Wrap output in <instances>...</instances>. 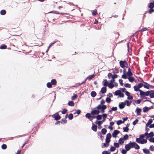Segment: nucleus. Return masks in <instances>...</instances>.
Returning a JSON list of instances; mask_svg holds the SVG:
<instances>
[{
	"label": "nucleus",
	"instance_id": "1",
	"mask_svg": "<svg viewBox=\"0 0 154 154\" xmlns=\"http://www.w3.org/2000/svg\"><path fill=\"white\" fill-rule=\"evenodd\" d=\"M125 150L122 149V152L123 154H126L127 151H128L131 148H134L136 149H139L140 148V146L135 142L130 141L128 144L125 146Z\"/></svg>",
	"mask_w": 154,
	"mask_h": 154
},
{
	"label": "nucleus",
	"instance_id": "2",
	"mask_svg": "<svg viewBox=\"0 0 154 154\" xmlns=\"http://www.w3.org/2000/svg\"><path fill=\"white\" fill-rule=\"evenodd\" d=\"M105 103V101L103 100H102L100 102V104L99 105L96 107L95 108V109L100 110L101 112H104L105 110L107 108L106 106L105 105H101L103 104H104Z\"/></svg>",
	"mask_w": 154,
	"mask_h": 154
},
{
	"label": "nucleus",
	"instance_id": "3",
	"mask_svg": "<svg viewBox=\"0 0 154 154\" xmlns=\"http://www.w3.org/2000/svg\"><path fill=\"white\" fill-rule=\"evenodd\" d=\"M52 116L53 118H54V119L56 121L58 120L61 118V116L59 115L58 112H57L56 113L53 115Z\"/></svg>",
	"mask_w": 154,
	"mask_h": 154
},
{
	"label": "nucleus",
	"instance_id": "4",
	"mask_svg": "<svg viewBox=\"0 0 154 154\" xmlns=\"http://www.w3.org/2000/svg\"><path fill=\"white\" fill-rule=\"evenodd\" d=\"M136 141L137 143L142 144L146 143L147 142V140L146 139H143L142 140H139V138H136Z\"/></svg>",
	"mask_w": 154,
	"mask_h": 154
},
{
	"label": "nucleus",
	"instance_id": "5",
	"mask_svg": "<svg viewBox=\"0 0 154 154\" xmlns=\"http://www.w3.org/2000/svg\"><path fill=\"white\" fill-rule=\"evenodd\" d=\"M150 91H147L146 92H144L142 90L140 91V96H148L149 95Z\"/></svg>",
	"mask_w": 154,
	"mask_h": 154
},
{
	"label": "nucleus",
	"instance_id": "6",
	"mask_svg": "<svg viewBox=\"0 0 154 154\" xmlns=\"http://www.w3.org/2000/svg\"><path fill=\"white\" fill-rule=\"evenodd\" d=\"M120 66L124 68L126 65H128V63L126 61H121L119 62Z\"/></svg>",
	"mask_w": 154,
	"mask_h": 154
},
{
	"label": "nucleus",
	"instance_id": "7",
	"mask_svg": "<svg viewBox=\"0 0 154 154\" xmlns=\"http://www.w3.org/2000/svg\"><path fill=\"white\" fill-rule=\"evenodd\" d=\"M112 136L110 133L107 134L106 135V141L107 142V143L110 142L111 140L110 138H111Z\"/></svg>",
	"mask_w": 154,
	"mask_h": 154
},
{
	"label": "nucleus",
	"instance_id": "8",
	"mask_svg": "<svg viewBox=\"0 0 154 154\" xmlns=\"http://www.w3.org/2000/svg\"><path fill=\"white\" fill-rule=\"evenodd\" d=\"M120 132L118 130H114L113 133L112 134V136L114 137H116L118 134L120 133Z\"/></svg>",
	"mask_w": 154,
	"mask_h": 154
},
{
	"label": "nucleus",
	"instance_id": "9",
	"mask_svg": "<svg viewBox=\"0 0 154 154\" xmlns=\"http://www.w3.org/2000/svg\"><path fill=\"white\" fill-rule=\"evenodd\" d=\"M94 109H95V110H92L91 112V113L92 115L98 114L100 113V111L99 110V109L96 110V109H95V108Z\"/></svg>",
	"mask_w": 154,
	"mask_h": 154
},
{
	"label": "nucleus",
	"instance_id": "10",
	"mask_svg": "<svg viewBox=\"0 0 154 154\" xmlns=\"http://www.w3.org/2000/svg\"><path fill=\"white\" fill-rule=\"evenodd\" d=\"M92 129L94 131L96 132L97 131V126L94 123L92 124V126L91 127Z\"/></svg>",
	"mask_w": 154,
	"mask_h": 154
},
{
	"label": "nucleus",
	"instance_id": "11",
	"mask_svg": "<svg viewBox=\"0 0 154 154\" xmlns=\"http://www.w3.org/2000/svg\"><path fill=\"white\" fill-rule=\"evenodd\" d=\"M125 103L123 102L120 103L119 104V106L120 109L124 108L125 106Z\"/></svg>",
	"mask_w": 154,
	"mask_h": 154
},
{
	"label": "nucleus",
	"instance_id": "12",
	"mask_svg": "<svg viewBox=\"0 0 154 154\" xmlns=\"http://www.w3.org/2000/svg\"><path fill=\"white\" fill-rule=\"evenodd\" d=\"M150 94L149 97L151 98H154V90H151L149 91Z\"/></svg>",
	"mask_w": 154,
	"mask_h": 154
},
{
	"label": "nucleus",
	"instance_id": "13",
	"mask_svg": "<svg viewBox=\"0 0 154 154\" xmlns=\"http://www.w3.org/2000/svg\"><path fill=\"white\" fill-rule=\"evenodd\" d=\"M125 70L124 69L123 70V72L124 74L122 75V77L123 79H128V77H127V75L125 73Z\"/></svg>",
	"mask_w": 154,
	"mask_h": 154
},
{
	"label": "nucleus",
	"instance_id": "14",
	"mask_svg": "<svg viewBox=\"0 0 154 154\" xmlns=\"http://www.w3.org/2000/svg\"><path fill=\"white\" fill-rule=\"evenodd\" d=\"M141 109L140 108H137L136 109V112L137 113V115H141Z\"/></svg>",
	"mask_w": 154,
	"mask_h": 154
},
{
	"label": "nucleus",
	"instance_id": "15",
	"mask_svg": "<svg viewBox=\"0 0 154 154\" xmlns=\"http://www.w3.org/2000/svg\"><path fill=\"white\" fill-rule=\"evenodd\" d=\"M108 84L107 80L106 79L104 80L103 81V86H107Z\"/></svg>",
	"mask_w": 154,
	"mask_h": 154
},
{
	"label": "nucleus",
	"instance_id": "16",
	"mask_svg": "<svg viewBox=\"0 0 154 154\" xmlns=\"http://www.w3.org/2000/svg\"><path fill=\"white\" fill-rule=\"evenodd\" d=\"M109 142L108 143H107V142L106 141L105 143H103L102 144V147L104 148V147H108L109 146Z\"/></svg>",
	"mask_w": 154,
	"mask_h": 154
},
{
	"label": "nucleus",
	"instance_id": "17",
	"mask_svg": "<svg viewBox=\"0 0 154 154\" xmlns=\"http://www.w3.org/2000/svg\"><path fill=\"white\" fill-rule=\"evenodd\" d=\"M129 81L131 82H133L134 80V78L131 76H130L128 77V78Z\"/></svg>",
	"mask_w": 154,
	"mask_h": 154
},
{
	"label": "nucleus",
	"instance_id": "18",
	"mask_svg": "<svg viewBox=\"0 0 154 154\" xmlns=\"http://www.w3.org/2000/svg\"><path fill=\"white\" fill-rule=\"evenodd\" d=\"M143 152L146 154H149L150 153L149 151L147 149H143Z\"/></svg>",
	"mask_w": 154,
	"mask_h": 154
},
{
	"label": "nucleus",
	"instance_id": "19",
	"mask_svg": "<svg viewBox=\"0 0 154 154\" xmlns=\"http://www.w3.org/2000/svg\"><path fill=\"white\" fill-rule=\"evenodd\" d=\"M144 85H143V87L145 88L149 89L150 85L148 84L146 82H145V83H144Z\"/></svg>",
	"mask_w": 154,
	"mask_h": 154
},
{
	"label": "nucleus",
	"instance_id": "20",
	"mask_svg": "<svg viewBox=\"0 0 154 154\" xmlns=\"http://www.w3.org/2000/svg\"><path fill=\"white\" fill-rule=\"evenodd\" d=\"M151 109V108H149L147 106H145L143 108V112H146Z\"/></svg>",
	"mask_w": 154,
	"mask_h": 154
},
{
	"label": "nucleus",
	"instance_id": "21",
	"mask_svg": "<svg viewBox=\"0 0 154 154\" xmlns=\"http://www.w3.org/2000/svg\"><path fill=\"white\" fill-rule=\"evenodd\" d=\"M106 91V87L102 88L101 90V92L102 94L105 93Z\"/></svg>",
	"mask_w": 154,
	"mask_h": 154
},
{
	"label": "nucleus",
	"instance_id": "22",
	"mask_svg": "<svg viewBox=\"0 0 154 154\" xmlns=\"http://www.w3.org/2000/svg\"><path fill=\"white\" fill-rule=\"evenodd\" d=\"M124 142V140L122 138H120L119 140V144L123 145Z\"/></svg>",
	"mask_w": 154,
	"mask_h": 154
},
{
	"label": "nucleus",
	"instance_id": "23",
	"mask_svg": "<svg viewBox=\"0 0 154 154\" xmlns=\"http://www.w3.org/2000/svg\"><path fill=\"white\" fill-rule=\"evenodd\" d=\"M152 122V119H149L147 123L146 124V128L148 127V126L150 125Z\"/></svg>",
	"mask_w": 154,
	"mask_h": 154
},
{
	"label": "nucleus",
	"instance_id": "24",
	"mask_svg": "<svg viewBox=\"0 0 154 154\" xmlns=\"http://www.w3.org/2000/svg\"><path fill=\"white\" fill-rule=\"evenodd\" d=\"M133 88L134 89V90L135 91H139L140 92V91L141 90L140 89L137 85L134 86Z\"/></svg>",
	"mask_w": 154,
	"mask_h": 154
},
{
	"label": "nucleus",
	"instance_id": "25",
	"mask_svg": "<svg viewBox=\"0 0 154 154\" xmlns=\"http://www.w3.org/2000/svg\"><path fill=\"white\" fill-rule=\"evenodd\" d=\"M148 7L150 8H153L154 7V3L152 2L149 3L148 5Z\"/></svg>",
	"mask_w": 154,
	"mask_h": 154
},
{
	"label": "nucleus",
	"instance_id": "26",
	"mask_svg": "<svg viewBox=\"0 0 154 154\" xmlns=\"http://www.w3.org/2000/svg\"><path fill=\"white\" fill-rule=\"evenodd\" d=\"M68 105L70 106H73L74 105V103L72 101H70L68 102Z\"/></svg>",
	"mask_w": 154,
	"mask_h": 154
},
{
	"label": "nucleus",
	"instance_id": "27",
	"mask_svg": "<svg viewBox=\"0 0 154 154\" xmlns=\"http://www.w3.org/2000/svg\"><path fill=\"white\" fill-rule=\"evenodd\" d=\"M85 116L86 118L89 119L90 120H92V119H91V116L90 113H87L85 115Z\"/></svg>",
	"mask_w": 154,
	"mask_h": 154
},
{
	"label": "nucleus",
	"instance_id": "28",
	"mask_svg": "<svg viewBox=\"0 0 154 154\" xmlns=\"http://www.w3.org/2000/svg\"><path fill=\"white\" fill-rule=\"evenodd\" d=\"M51 83L52 84L54 85H56L57 84V81L55 79H52L51 80Z\"/></svg>",
	"mask_w": 154,
	"mask_h": 154
},
{
	"label": "nucleus",
	"instance_id": "29",
	"mask_svg": "<svg viewBox=\"0 0 154 154\" xmlns=\"http://www.w3.org/2000/svg\"><path fill=\"white\" fill-rule=\"evenodd\" d=\"M91 96L93 97H95L97 95L96 93L94 91H92L91 93Z\"/></svg>",
	"mask_w": 154,
	"mask_h": 154
},
{
	"label": "nucleus",
	"instance_id": "30",
	"mask_svg": "<svg viewBox=\"0 0 154 154\" xmlns=\"http://www.w3.org/2000/svg\"><path fill=\"white\" fill-rule=\"evenodd\" d=\"M131 101H129L126 100L125 101V103H126V105L128 106H129L131 103Z\"/></svg>",
	"mask_w": 154,
	"mask_h": 154
},
{
	"label": "nucleus",
	"instance_id": "31",
	"mask_svg": "<svg viewBox=\"0 0 154 154\" xmlns=\"http://www.w3.org/2000/svg\"><path fill=\"white\" fill-rule=\"evenodd\" d=\"M95 75L94 74L89 75L87 78V79H88L90 81L92 79L94 76Z\"/></svg>",
	"mask_w": 154,
	"mask_h": 154
},
{
	"label": "nucleus",
	"instance_id": "32",
	"mask_svg": "<svg viewBox=\"0 0 154 154\" xmlns=\"http://www.w3.org/2000/svg\"><path fill=\"white\" fill-rule=\"evenodd\" d=\"M60 122L62 124H64L66 123L67 120L65 119H63L61 120Z\"/></svg>",
	"mask_w": 154,
	"mask_h": 154
},
{
	"label": "nucleus",
	"instance_id": "33",
	"mask_svg": "<svg viewBox=\"0 0 154 154\" xmlns=\"http://www.w3.org/2000/svg\"><path fill=\"white\" fill-rule=\"evenodd\" d=\"M122 139L124 140H128V139H129V136H128V135L127 134H126L125 135L124 137H123V138H122Z\"/></svg>",
	"mask_w": 154,
	"mask_h": 154
},
{
	"label": "nucleus",
	"instance_id": "34",
	"mask_svg": "<svg viewBox=\"0 0 154 154\" xmlns=\"http://www.w3.org/2000/svg\"><path fill=\"white\" fill-rule=\"evenodd\" d=\"M121 92V91L119 90L116 91L115 92V93L114 94V95H115V96L119 95Z\"/></svg>",
	"mask_w": 154,
	"mask_h": 154
},
{
	"label": "nucleus",
	"instance_id": "35",
	"mask_svg": "<svg viewBox=\"0 0 154 154\" xmlns=\"http://www.w3.org/2000/svg\"><path fill=\"white\" fill-rule=\"evenodd\" d=\"M109 88L111 89L113 88L114 87V85L112 83L108 84V86Z\"/></svg>",
	"mask_w": 154,
	"mask_h": 154
},
{
	"label": "nucleus",
	"instance_id": "36",
	"mask_svg": "<svg viewBox=\"0 0 154 154\" xmlns=\"http://www.w3.org/2000/svg\"><path fill=\"white\" fill-rule=\"evenodd\" d=\"M107 130L105 128H103L101 130V132L103 134H105Z\"/></svg>",
	"mask_w": 154,
	"mask_h": 154
},
{
	"label": "nucleus",
	"instance_id": "37",
	"mask_svg": "<svg viewBox=\"0 0 154 154\" xmlns=\"http://www.w3.org/2000/svg\"><path fill=\"white\" fill-rule=\"evenodd\" d=\"M6 14V11L5 10H2L0 11V14L2 15H4Z\"/></svg>",
	"mask_w": 154,
	"mask_h": 154
},
{
	"label": "nucleus",
	"instance_id": "38",
	"mask_svg": "<svg viewBox=\"0 0 154 154\" xmlns=\"http://www.w3.org/2000/svg\"><path fill=\"white\" fill-rule=\"evenodd\" d=\"M68 117L69 120L72 119L73 118V115L72 113H70L68 116Z\"/></svg>",
	"mask_w": 154,
	"mask_h": 154
},
{
	"label": "nucleus",
	"instance_id": "39",
	"mask_svg": "<svg viewBox=\"0 0 154 154\" xmlns=\"http://www.w3.org/2000/svg\"><path fill=\"white\" fill-rule=\"evenodd\" d=\"M126 74L128 77L131 76L133 75V73L131 72H128L126 73Z\"/></svg>",
	"mask_w": 154,
	"mask_h": 154
},
{
	"label": "nucleus",
	"instance_id": "40",
	"mask_svg": "<svg viewBox=\"0 0 154 154\" xmlns=\"http://www.w3.org/2000/svg\"><path fill=\"white\" fill-rule=\"evenodd\" d=\"M119 143H114V146L115 148H118L119 146Z\"/></svg>",
	"mask_w": 154,
	"mask_h": 154
},
{
	"label": "nucleus",
	"instance_id": "41",
	"mask_svg": "<svg viewBox=\"0 0 154 154\" xmlns=\"http://www.w3.org/2000/svg\"><path fill=\"white\" fill-rule=\"evenodd\" d=\"M47 86L48 88H51L52 87V85L50 82H48L47 84Z\"/></svg>",
	"mask_w": 154,
	"mask_h": 154
},
{
	"label": "nucleus",
	"instance_id": "42",
	"mask_svg": "<svg viewBox=\"0 0 154 154\" xmlns=\"http://www.w3.org/2000/svg\"><path fill=\"white\" fill-rule=\"evenodd\" d=\"M96 118L97 120H100L102 118V116L100 115H98L96 116Z\"/></svg>",
	"mask_w": 154,
	"mask_h": 154
},
{
	"label": "nucleus",
	"instance_id": "43",
	"mask_svg": "<svg viewBox=\"0 0 154 154\" xmlns=\"http://www.w3.org/2000/svg\"><path fill=\"white\" fill-rule=\"evenodd\" d=\"M124 86L126 88H130L131 87V85L128 83H126L124 85Z\"/></svg>",
	"mask_w": 154,
	"mask_h": 154
},
{
	"label": "nucleus",
	"instance_id": "44",
	"mask_svg": "<svg viewBox=\"0 0 154 154\" xmlns=\"http://www.w3.org/2000/svg\"><path fill=\"white\" fill-rule=\"evenodd\" d=\"M124 123V122L122 121L121 120H118L117 122V124L118 125H121L122 123Z\"/></svg>",
	"mask_w": 154,
	"mask_h": 154
},
{
	"label": "nucleus",
	"instance_id": "45",
	"mask_svg": "<svg viewBox=\"0 0 154 154\" xmlns=\"http://www.w3.org/2000/svg\"><path fill=\"white\" fill-rule=\"evenodd\" d=\"M7 46L6 45H2L0 47V48L2 49H5L7 48Z\"/></svg>",
	"mask_w": 154,
	"mask_h": 154
},
{
	"label": "nucleus",
	"instance_id": "46",
	"mask_svg": "<svg viewBox=\"0 0 154 154\" xmlns=\"http://www.w3.org/2000/svg\"><path fill=\"white\" fill-rule=\"evenodd\" d=\"M77 95L76 94H74L72 97L71 99L72 100H74L77 98Z\"/></svg>",
	"mask_w": 154,
	"mask_h": 154
},
{
	"label": "nucleus",
	"instance_id": "47",
	"mask_svg": "<svg viewBox=\"0 0 154 154\" xmlns=\"http://www.w3.org/2000/svg\"><path fill=\"white\" fill-rule=\"evenodd\" d=\"M148 136L151 137H152L154 136V134L153 132H151L149 133L148 134Z\"/></svg>",
	"mask_w": 154,
	"mask_h": 154
},
{
	"label": "nucleus",
	"instance_id": "48",
	"mask_svg": "<svg viewBox=\"0 0 154 154\" xmlns=\"http://www.w3.org/2000/svg\"><path fill=\"white\" fill-rule=\"evenodd\" d=\"M142 101V100H141V99H139V100H137L134 101L137 104H140V102H141V101Z\"/></svg>",
	"mask_w": 154,
	"mask_h": 154
},
{
	"label": "nucleus",
	"instance_id": "49",
	"mask_svg": "<svg viewBox=\"0 0 154 154\" xmlns=\"http://www.w3.org/2000/svg\"><path fill=\"white\" fill-rule=\"evenodd\" d=\"M145 136L144 134H142L140 136L139 138H139V140H140L141 139H143L144 138Z\"/></svg>",
	"mask_w": 154,
	"mask_h": 154
},
{
	"label": "nucleus",
	"instance_id": "50",
	"mask_svg": "<svg viewBox=\"0 0 154 154\" xmlns=\"http://www.w3.org/2000/svg\"><path fill=\"white\" fill-rule=\"evenodd\" d=\"M92 13V14L94 16H96L97 14V12L96 10L93 11Z\"/></svg>",
	"mask_w": 154,
	"mask_h": 154
},
{
	"label": "nucleus",
	"instance_id": "51",
	"mask_svg": "<svg viewBox=\"0 0 154 154\" xmlns=\"http://www.w3.org/2000/svg\"><path fill=\"white\" fill-rule=\"evenodd\" d=\"M129 128L128 127L123 128V131L124 132H128L129 130Z\"/></svg>",
	"mask_w": 154,
	"mask_h": 154
},
{
	"label": "nucleus",
	"instance_id": "52",
	"mask_svg": "<svg viewBox=\"0 0 154 154\" xmlns=\"http://www.w3.org/2000/svg\"><path fill=\"white\" fill-rule=\"evenodd\" d=\"M7 146L5 144H3L2 146V148L3 149H6L7 148Z\"/></svg>",
	"mask_w": 154,
	"mask_h": 154
},
{
	"label": "nucleus",
	"instance_id": "53",
	"mask_svg": "<svg viewBox=\"0 0 154 154\" xmlns=\"http://www.w3.org/2000/svg\"><path fill=\"white\" fill-rule=\"evenodd\" d=\"M149 149L151 151H154V146L153 145L149 147Z\"/></svg>",
	"mask_w": 154,
	"mask_h": 154
},
{
	"label": "nucleus",
	"instance_id": "54",
	"mask_svg": "<svg viewBox=\"0 0 154 154\" xmlns=\"http://www.w3.org/2000/svg\"><path fill=\"white\" fill-rule=\"evenodd\" d=\"M116 150V148L115 147H113V146H111V147L110 150L112 152Z\"/></svg>",
	"mask_w": 154,
	"mask_h": 154
},
{
	"label": "nucleus",
	"instance_id": "55",
	"mask_svg": "<svg viewBox=\"0 0 154 154\" xmlns=\"http://www.w3.org/2000/svg\"><path fill=\"white\" fill-rule=\"evenodd\" d=\"M111 101V99L109 97H107L106 99V102L109 103Z\"/></svg>",
	"mask_w": 154,
	"mask_h": 154
},
{
	"label": "nucleus",
	"instance_id": "56",
	"mask_svg": "<svg viewBox=\"0 0 154 154\" xmlns=\"http://www.w3.org/2000/svg\"><path fill=\"white\" fill-rule=\"evenodd\" d=\"M138 122V120L137 119L135 120L133 122V125H135Z\"/></svg>",
	"mask_w": 154,
	"mask_h": 154
},
{
	"label": "nucleus",
	"instance_id": "57",
	"mask_svg": "<svg viewBox=\"0 0 154 154\" xmlns=\"http://www.w3.org/2000/svg\"><path fill=\"white\" fill-rule=\"evenodd\" d=\"M154 12V9L153 8H150L149 11V13L150 14Z\"/></svg>",
	"mask_w": 154,
	"mask_h": 154
},
{
	"label": "nucleus",
	"instance_id": "58",
	"mask_svg": "<svg viewBox=\"0 0 154 154\" xmlns=\"http://www.w3.org/2000/svg\"><path fill=\"white\" fill-rule=\"evenodd\" d=\"M67 110L66 109H63V110L61 112L62 113V114H64L66 113V112H67Z\"/></svg>",
	"mask_w": 154,
	"mask_h": 154
},
{
	"label": "nucleus",
	"instance_id": "59",
	"mask_svg": "<svg viewBox=\"0 0 154 154\" xmlns=\"http://www.w3.org/2000/svg\"><path fill=\"white\" fill-rule=\"evenodd\" d=\"M144 85L142 83H139L137 85L140 88H141L142 87V86H143Z\"/></svg>",
	"mask_w": 154,
	"mask_h": 154
},
{
	"label": "nucleus",
	"instance_id": "60",
	"mask_svg": "<svg viewBox=\"0 0 154 154\" xmlns=\"http://www.w3.org/2000/svg\"><path fill=\"white\" fill-rule=\"evenodd\" d=\"M97 122V121H96L95 122V123L96 124H98V125L99 126H100V125H101L102 124V122L101 121H99Z\"/></svg>",
	"mask_w": 154,
	"mask_h": 154
},
{
	"label": "nucleus",
	"instance_id": "61",
	"mask_svg": "<svg viewBox=\"0 0 154 154\" xmlns=\"http://www.w3.org/2000/svg\"><path fill=\"white\" fill-rule=\"evenodd\" d=\"M118 75L116 74H114L112 75V78L115 79V78H116L118 77Z\"/></svg>",
	"mask_w": 154,
	"mask_h": 154
},
{
	"label": "nucleus",
	"instance_id": "62",
	"mask_svg": "<svg viewBox=\"0 0 154 154\" xmlns=\"http://www.w3.org/2000/svg\"><path fill=\"white\" fill-rule=\"evenodd\" d=\"M119 96L120 97H123L124 96V94L123 93H122L121 91Z\"/></svg>",
	"mask_w": 154,
	"mask_h": 154
},
{
	"label": "nucleus",
	"instance_id": "63",
	"mask_svg": "<svg viewBox=\"0 0 154 154\" xmlns=\"http://www.w3.org/2000/svg\"><path fill=\"white\" fill-rule=\"evenodd\" d=\"M102 116L103 117V119H106V117H107V114H103L102 115Z\"/></svg>",
	"mask_w": 154,
	"mask_h": 154
},
{
	"label": "nucleus",
	"instance_id": "64",
	"mask_svg": "<svg viewBox=\"0 0 154 154\" xmlns=\"http://www.w3.org/2000/svg\"><path fill=\"white\" fill-rule=\"evenodd\" d=\"M149 141L151 142L154 143V137L151 138L149 140Z\"/></svg>",
	"mask_w": 154,
	"mask_h": 154
}]
</instances>
